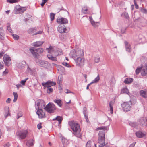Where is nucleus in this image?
<instances>
[{"label":"nucleus","instance_id":"obj_1","mask_svg":"<svg viewBox=\"0 0 147 147\" xmlns=\"http://www.w3.org/2000/svg\"><path fill=\"white\" fill-rule=\"evenodd\" d=\"M107 126H102L99 127L96 129L97 130H102L99 131L98 134V142L99 144L98 145V147H103L105 145V131L107 129ZM96 144H95V147H97Z\"/></svg>","mask_w":147,"mask_h":147},{"label":"nucleus","instance_id":"obj_2","mask_svg":"<svg viewBox=\"0 0 147 147\" xmlns=\"http://www.w3.org/2000/svg\"><path fill=\"white\" fill-rule=\"evenodd\" d=\"M70 125L71 129L74 131V134L77 137L81 138L82 137L81 129L80 125L77 123L74 122H71Z\"/></svg>","mask_w":147,"mask_h":147},{"label":"nucleus","instance_id":"obj_3","mask_svg":"<svg viewBox=\"0 0 147 147\" xmlns=\"http://www.w3.org/2000/svg\"><path fill=\"white\" fill-rule=\"evenodd\" d=\"M84 54V52L83 50L80 49H76L72 50L70 53V55L76 60L78 58L83 57Z\"/></svg>","mask_w":147,"mask_h":147},{"label":"nucleus","instance_id":"obj_4","mask_svg":"<svg viewBox=\"0 0 147 147\" xmlns=\"http://www.w3.org/2000/svg\"><path fill=\"white\" fill-rule=\"evenodd\" d=\"M132 103L131 101L123 102L121 104V107L124 111H128L131 109Z\"/></svg>","mask_w":147,"mask_h":147},{"label":"nucleus","instance_id":"obj_5","mask_svg":"<svg viewBox=\"0 0 147 147\" xmlns=\"http://www.w3.org/2000/svg\"><path fill=\"white\" fill-rule=\"evenodd\" d=\"M44 109L49 113H53L56 109L55 105L53 103H49L44 107Z\"/></svg>","mask_w":147,"mask_h":147},{"label":"nucleus","instance_id":"obj_6","mask_svg":"<svg viewBox=\"0 0 147 147\" xmlns=\"http://www.w3.org/2000/svg\"><path fill=\"white\" fill-rule=\"evenodd\" d=\"M28 133V131L26 130H24L18 131L16 133V135L19 139H24L26 138Z\"/></svg>","mask_w":147,"mask_h":147},{"label":"nucleus","instance_id":"obj_7","mask_svg":"<svg viewBox=\"0 0 147 147\" xmlns=\"http://www.w3.org/2000/svg\"><path fill=\"white\" fill-rule=\"evenodd\" d=\"M26 7H22L19 5H17L15 8L14 13L15 14H17L23 13L26 10Z\"/></svg>","mask_w":147,"mask_h":147},{"label":"nucleus","instance_id":"obj_8","mask_svg":"<svg viewBox=\"0 0 147 147\" xmlns=\"http://www.w3.org/2000/svg\"><path fill=\"white\" fill-rule=\"evenodd\" d=\"M3 61L5 65L7 66H10L11 63L10 57L7 54H4L3 58Z\"/></svg>","mask_w":147,"mask_h":147},{"label":"nucleus","instance_id":"obj_9","mask_svg":"<svg viewBox=\"0 0 147 147\" xmlns=\"http://www.w3.org/2000/svg\"><path fill=\"white\" fill-rule=\"evenodd\" d=\"M75 60L76 62V65L78 66L81 67L82 66L84 65L85 60L83 57H82L77 59H76V60Z\"/></svg>","mask_w":147,"mask_h":147},{"label":"nucleus","instance_id":"obj_10","mask_svg":"<svg viewBox=\"0 0 147 147\" xmlns=\"http://www.w3.org/2000/svg\"><path fill=\"white\" fill-rule=\"evenodd\" d=\"M56 84L55 82L48 81L46 83H42V85L44 87H50Z\"/></svg>","mask_w":147,"mask_h":147},{"label":"nucleus","instance_id":"obj_11","mask_svg":"<svg viewBox=\"0 0 147 147\" xmlns=\"http://www.w3.org/2000/svg\"><path fill=\"white\" fill-rule=\"evenodd\" d=\"M140 124L142 126H145L147 124V117H143L139 119Z\"/></svg>","mask_w":147,"mask_h":147},{"label":"nucleus","instance_id":"obj_12","mask_svg":"<svg viewBox=\"0 0 147 147\" xmlns=\"http://www.w3.org/2000/svg\"><path fill=\"white\" fill-rule=\"evenodd\" d=\"M57 22L61 24H67L68 20L66 18L62 17L61 18H58L57 20Z\"/></svg>","mask_w":147,"mask_h":147},{"label":"nucleus","instance_id":"obj_13","mask_svg":"<svg viewBox=\"0 0 147 147\" xmlns=\"http://www.w3.org/2000/svg\"><path fill=\"white\" fill-rule=\"evenodd\" d=\"M36 113L38 115L39 118L42 119L45 117V114L43 112L42 110V109H38Z\"/></svg>","mask_w":147,"mask_h":147},{"label":"nucleus","instance_id":"obj_14","mask_svg":"<svg viewBox=\"0 0 147 147\" xmlns=\"http://www.w3.org/2000/svg\"><path fill=\"white\" fill-rule=\"evenodd\" d=\"M36 62L38 65L42 67H45L47 64V62L38 59L36 60Z\"/></svg>","mask_w":147,"mask_h":147},{"label":"nucleus","instance_id":"obj_15","mask_svg":"<svg viewBox=\"0 0 147 147\" xmlns=\"http://www.w3.org/2000/svg\"><path fill=\"white\" fill-rule=\"evenodd\" d=\"M26 64V61H22L21 62L16 63V65L17 67L20 69L24 68Z\"/></svg>","mask_w":147,"mask_h":147},{"label":"nucleus","instance_id":"obj_16","mask_svg":"<svg viewBox=\"0 0 147 147\" xmlns=\"http://www.w3.org/2000/svg\"><path fill=\"white\" fill-rule=\"evenodd\" d=\"M141 75L143 76H146L147 74V63H145L144 66L141 69Z\"/></svg>","mask_w":147,"mask_h":147},{"label":"nucleus","instance_id":"obj_17","mask_svg":"<svg viewBox=\"0 0 147 147\" xmlns=\"http://www.w3.org/2000/svg\"><path fill=\"white\" fill-rule=\"evenodd\" d=\"M126 51L129 52L131 51V48L130 44L128 42L125 41L124 42Z\"/></svg>","mask_w":147,"mask_h":147},{"label":"nucleus","instance_id":"obj_18","mask_svg":"<svg viewBox=\"0 0 147 147\" xmlns=\"http://www.w3.org/2000/svg\"><path fill=\"white\" fill-rule=\"evenodd\" d=\"M146 134L145 132L142 133L140 131H138L136 133V135L138 138L144 137L145 136Z\"/></svg>","mask_w":147,"mask_h":147},{"label":"nucleus","instance_id":"obj_19","mask_svg":"<svg viewBox=\"0 0 147 147\" xmlns=\"http://www.w3.org/2000/svg\"><path fill=\"white\" fill-rule=\"evenodd\" d=\"M63 81V77L62 75H60L58 77L57 80V84L59 85L61 89H62V82Z\"/></svg>","mask_w":147,"mask_h":147},{"label":"nucleus","instance_id":"obj_20","mask_svg":"<svg viewBox=\"0 0 147 147\" xmlns=\"http://www.w3.org/2000/svg\"><path fill=\"white\" fill-rule=\"evenodd\" d=\"M34 140L32 139H30L28 140L26 143V145L28 147H30L33 146L34 144Z\"/></svg>","mask_w":147,"mask_h":147},{"label":"nucleus","instance_id":"obj_21","mask_svg":"<svg viewBox=\"0 0 147 147\" xmlns=\"http://www.w3.org/2000/svg\"><path fill=\"white\" fill-rule=\"evenodd\" d=\"M43 42L41 41H37L33 43V45L35 47H38L41 46L43 44Z\"/></svg>","mask_w":147,"mask_h":147},{"label":"nucleus","instance_id":"obj_22","mask_svg":"<svg viewBox=\"0 0 147 147\" xmlns=\"http://www.w3.org/2000/svg\"><path fill=\"white\" fill-rule=\"evenodd\" d=\"M89 18L90 19V21L91 23V24L94 27H96L98 25H97V24H98L99 22H95L92 19V18L91 16H89Z\"/></svg>","mask_w":147,"mask_h":147},{"label":"nucleus","instance_id":"obj_23","mask_svg":"<svg viewBox=\"0 0 147 147\" xmlns=\"http://www.w3.org/2000/svg\"><path fill=\"white\" fill-rule=\"evenodd\" d=\"M61 141L63 145L65 146L69 144V142L68 140L63 137H62Z\"/></svg>","mask_w":147,"mask_h":147},{"label":"nucleus","instance_id":"obj_24","mask_svg":"<svg viewBox=\"0 0 147 147\" xmlns=\"http://www.w3.org/2000/svg\"><path fill=\"white\" fill-rule=\"evenodd\" d=\"M63 118L61 116H57L55 118L53 119V120H57L59 122V124H60L61 123Z\"/></svg>","mask_w":147,"mask_h":147},{"label":"nucleus","instance_id":"obj_25","mask_svg":"<svg viewBox=\"0 0 147 147\" xmlns=\"http://www.w3.org/2000/svg\"><path fill=\"white\" fill-rule=\"evenodd\" d=\"M47 57L48 58L53 61H57V59L56 57L53 56L50 54H48L47 55Z\"/></svg>","mask_w":147,"mask_h":147},{"label":"nucleus","instance_id":"obj_26","mask_svg":"<svg viewBox=\"0 0 147 147\" xmlns=\"http://www.w3.org/2000/svg\"><path fill=\"white\" fill-rule=\"evenodd\" d=\"M140 94L141 96L144 98H146L147 96L146 92L143 90H141L140 91Z\"/></svg>","mask_w":147,"mask_h":147},{"label":"nucleus","instance_id":"obj_27","mask_svg":"<svg viewBox=\"0 0 147 147\" xmlns=\"http://www.w3.org/2000/svg\"><path fill=\"white\" fill-rule=\"evenodd\" d=\"M133 79L132 78H127L125 79L124 82L125 84H130L133 82Z\"/></svg>","mask_w":147,"mask_h":147},{"label":"nucleus","instance_id":"obj_28","mask_svg":"<svg viewBox=\"0 0 147 147\" xmlns=\"http://www.w3.org/2000/svg\"><path fill=\"white\" fill-rule=\"evenodd\" d=\"M58 31L60 33L65 32L66 30V28H63L62 27H59L57 28Z\"/></svg>","mask_w":147,"mask_h":147},{"label":"nucleus","instance_id":"obj_29","mask_svg":"<svg viewBox=\"0 0 147 147\" xmlns=\"http://www.w3.org/2000/svg\"><path fill=\"white\" fill-rule=\"evenodd\" d=\"M121 93H126L130 96V93L128 89L127 88H124L122 89L121 91Z\"/></svg>","mask_w":147,"mask_h":147},{"label":"nucleus","instance_id":"obj_30","mask_svg":"<svg viewBox=\"0 0 147 147\" xmlns=\"http://www.w3.org/2000/svg\"><path fill=\"white\" fill-rule=\"evenodd\" d=\"M46 49L48 51L49 53H53L55 52L54 49L51 46H50L49 48H46Z\"/></svg>","mask_w":147,"mask_h":147},{"label":"nucleus","instance_id":"obj_31","mask_svg":"<svg viewBox=\"0 0 147 147\" xmlns=\"http://www.w3.org/2000/svg\"><path fill=\"white\" fill-rule=\"evenodd\" d=\"M3 32V29L0 28V39L2 40L4 39V34Z\"/></svg>","mask_w":147,"mask_h":147},{"label":"nucleus","instance_id":"obj_32","mask_svg":"<svg viewBox=\"0 0 147 147\" xmlns=\"http://www.w3.org/2000/svg\"><path fill=\"white\" fill-rule=\"evenodd\" d=\"M62 52V51L61 50H60L59 51L58 50H57L54 53V54L53 55L55 56H58L59 55H61V54Z\"/></svg>","mask_w":147,"mask_h":147},{"label":"nucleus","instance_id":"obj_33","mask_svg":"<svg viewBox=\"0 0 147 147\" xmlns=\"http://www.w3.org/2000/svg\"><path fill=\"white\" fill-rule=\"evenodd\" d=\"M100 80L99 75L98 74L97 77L91 83L92 84L98 82Z\"/></svg>","mask_w":147,"mask_h":147},{"label":"nucleus","instance_id":"obj_34","mask_svg":"<svg viewBox=\"0 0 147 147\" xmlns=\"http://www.w3.org/2000/svg\"><path fill=\"white\" fill-rule=\"evenodd\" d=\"M54 101L55 102L57 103L60 107L62 106V104L61 103L62 101L60 99L56 100H54Z\"/></svg>","mask_w":147,"mask_h":147},{"label":"nucleus","instance_id":"obj_35","mask_svg":"<svg viewBox=\"0 0 147 147\" xmlns=\"http://www.w3.org/2000/svg\"><path fill=\"white\" fill-rule=\"evenodd\" d=\"M113 103L112 101H110L109 102L110 111L111 114L113 113Z\"/></svg>","mask_w":147,"mask_h":147},{"label":"nucleus","instance_id":"obj_36","mask_svg":"<svg viewBox=\"0 0 147 147\" xmlns=\"http://www.w3.org/2000/svg\"><path fill=\"white\" fill-rule=\"evenodd\" d=\"M36 30L34 28H30L28 30V32L29 34H31L34 32Z\"/></svg>","mask_w":147,"mask_h":147},{"label":"nucleus","instance_id":"obj_37","mask_svg":"<svg viewBox=\"0 0 147 147\" xmlns=\"http://www.w3.org/2000/svg\"><path fill=\"white\" fill-rule=\"evenodd\" d=\"M129 124L130 126L133 127H136L137 125L136 123L132 122H129Z\"/></svg>","mask_w":147,"mask_h":147},{"label":"nucleus","instance_id":"obj_38","mask_svg":"<svg viewBox=\"0 0 147 147\" xmlns=\"http://www.w3.org/2000/svg\"><path fill=\"white\" fill-rule=\"evenodd\" d=\"M88 10V9L87 7L85 6L82 8V12L84 14H86L87 13Z\"/></svg>","mask_w":147,"mask_h":147},{"label":"nucleus","instance_id":"obj_39","mask_svg":"<svg viewBox=\"0 0 147 147\" xmlns=\"http://www.w3.org/2000/svg\"><path fill=\"white\" fill-rule=\"evenodd\" d=\"M13 94L14 96V98L13 100V102H15L17 100L18 95L17 93L16 92H13Z\"/></svg>","mask_w":147,"mask_h":147},{"label":"nucleus","instance_id":"obj_40","mask_svg":"<svg viewBox=\"0 0 147 147\" xmlns=\"http://www.w3.org/2000/svg\"><path fill=\"white\" fill-rule=\"evenodd\" d=\"M36 52L39 53H41L43 51V49L41 48H39L37 49H36Z\"/></svg>","mask_w":147,"mask_h":147},{"label":"nucleus","instance_id":"obj_41","mask_svg":"<svg viewBox=\"0 0 147 147\" xmlns=\"http://www.w3.org/2000/svg\"><path fill=\"white\" fill-rule=\"evenodd\" d=\"M55 14H54L53 13H51L50 14V18L51 19V21L53 20L55 18Z\"/></svg>","mask_w":147,"mask_h":147},{"label":"nucleus","instance_id":"obj_42","mask_svg":"<svg viewBox=\"0 0 147 147\" xmlns=\"http://www.w3.org/2000/svg\"><path fill=\"white\" fill-rule=\"evenodd\" d=\"M53 90V89L50 87H47V93L49 94L51 92H52Z\"/></svg>","mask_w":147,"mask_h":147},{"label":"nucleus","instance_id":"obj_43","mask_svg":"<svg viewBox=\"0 0 147 147\" xmlns=\"http://www.w3.org/2000/svg\"><path fill=\"white\" fill-rule=\"evenodd\" d=\"M142 67L137 68L136 70V73L137 75H138L141 71Z\"/></svg>","mask_w":147,"mask_h":147},{"label":"nucleus","instance_id":"obj_44","mask_svg":"<svg viewBox=\"0 0 147 147\" xmlns=\"http://www.w3.org/2000/svg\"><path fill=\"white\" fill-rule=\"evenodd\" d=\"M7 2H9L10 3H13L18 2V0H7Z\"/></svg>","mask_w":147,"mask_h":147},{"label":"nucleus","instance_id":"obj_45","mask_svg":"<svg viewBox=\"0 0 147 147\" xmlns=\"http://www.w3.org/2000/svg\"><path fill=\"white\" fill-rule=\"evenodd\" d=\"M91 141H88L86 145V147H91Z\"/></svg>","mask_w":147,"mask_h":147},{"label":"nucleus","instance_id":"obj_46","mask_svg":"<svg viewBox=\"0 0 147 147\" xmlns=\"http://www.w3.org/2000/svg\"><path fill=\"white\" fill-rule=\"evenodd\" d=\"M12 36L15 40H18L19 38V36L16 34H13Z\"/></svg>","mask_w":147,"mask_h":147},{"label":"nucleus","instance_id":"obj_47","mask_svg":"<svg viewBox=\"0 0 147 147\" xmlns=\"http://www.w3.org/2000/svg\"><path fill=\"white\" fill-rule=\"evenodd\" d=\"M28 78H26L25 79H24V80H22L20 82L21 84H22L23 85H25V83L26 82V80H28Z\"/></svg>","mask_w":147,"mask_h":147},{"label":"nucleus","instance_id":"obj_48","mask_svg":"<svg viewBox=\"0 0 147 147\" xmlns=\"http://www.w3.org/2000/svg\"><path fill=\"white\" fill-rule=\"evenodd\" d=\"M100 61V58L99 57H97L95 58L94 61L96 63H98Z\"/></svg>","mask_w":147,"mask_h":147},{"label":"nucleus","instance_id":"obj_49","mask_svg":"<svg viewBox=\"0 0 147 147\" xmlns=\"http://www.w3.org/2000/svg\"><path fill=\"white\" fill-rule=\"evenodd\" d=\"M48 0H42V3L40 5L42 7H43L45 3Z\"/></svg>","mask_w":147,"mask_h":147},{"label":"nucleus","instance_id":"obj_50","mask_svg":"<svg viewBox=\"0 0 147 147\" xmlns=\"http://www.w3.org/2000/svg\"><path fill=\"white\" fill-rule=\"evenodd\" d=\"M141 11L142 12L145 14H147V10L145 9H141Z\"/></svg>","mask_w":147,"mask_h":147},{"label":"nucleus","instance_id":"obj_51","mask_svg":"<svg viewBox=\"0 0 147 147\" xmlns=\"http://www.w3.org/2000/svg\"><path fill=\"white\" fill-rule=\"evenodd\" d=\"M4 67L3 62L0 61V69H2Z\"/></svg>","mask_w":147,"mask_h":147},{"label":"nucleus","instance_id":"obj_52","mask_svg":"<svg viewBox=\"0 0 147 147\" xmlns=\"http://www.w3.org/2000/svg\"><path fill=\"white\" fill-rule=\"evenodd\" d=\"M86 111H87L86 108V107H84L83 108V113L84 115H86Z\"/></svg>","mask_w":147,"mask_h":147},{"label":"nucleus","instance_id":"obj_53","mask_svg":"<svg viewBox=\"0 0 147 147\" xmlns=\"http://www.w3.org/2000/svg\"><path fill=\"white\" fill-rule=\"evenodd\" d=\"M4 111L5 112H9V108L8 107H6L5 108Z\"/></svg>","mask_w":147,"mask_h":147},{"label":"nucleus","instance_id":"obj_54","mask_svg":"<svg viewBox=\"0 0 147 147\" xmlns=\"http://www.w3.org/2000/svg\"><path fill=\"white\" fill-rule=\"evenodd\" d=\"M10 114L9 112H5L4 115L5 118L6 119L8 116H10Z\"/></svg>","mask_w":147,"mask_h":147},{"label":"nucleus","instance_id":"obj_55","mask_svg":"<svg viewBox=\"0 0 147 147\" xmlns=\"http://www.w3.org/2000/svg\"><path fill=\"white\" fill-rule=\"evenodd\" d=\"M62 64L63 65L66 66L67 67H70L69 65V64H68V63H67L66 62H63L62 63Z\"/></svg>","mask_w":147,"mask_h":147},{"label":"nucleus","instance_id":"obj_56","mask_svg":"<svg viewBox=\"0 0 147 147\" xmlns=\"http://www.w3.org/2000/svg\"><path fill=\"white\" fill-rule=\"evenodd\" d=\"M37 52H35L34 53H32L33 55L34 56V57L35 58H37L38 57V53Z\"/></svg>","mask_w":147,"mask_h":147},{"label":"nucleus","instance_id":"obj_57","mask_svg":"<svg viewBox=\"0 0 147 147\" xmlns=\"http://www.w3.org/2000/svg\"><path fill=\"white\" fill-rule=\"evenodd\" d=\"M22 114L21 112H19L17 115V119H18L20 117H22Z\"/></svg>","mask_w":147,"mask_h":147},{"label":"nucleus","instance_id":"obj_58","mask_svg":"<svg viewBox=\"0 0 147 147\" xmlns=\"http://www.w3.org/2000/svg\"><path fill=\"white\" fill-rule=\"evenodd\" d=\"M134 3L135 6V8L136 9H138L139 8L138 5L137 4V3L136 1V0H134Z\"/></svg>","mask_w":147,"mask_h":147},{"label":"nucleus","instance_id":"obj_59","mask_svg":"<svg viewBox=\"0 0 147 147\" xmlns=\"http://www.w3.org/2000/svg\"><path fill=\"white\" fill-rule=\"evenodd\" d=\"M84 115L85 118L86 119V122H87L88 123L89 122V119H88V117L87 116V115L86 114V115Z\"/></svg>","mask_w":147,"mask_h":147},{"label":"nucleus","instance_id":"obj_60","mask_svg":"<svg viewBox=\"0 0 147 147\" xmlns=\"http://www.w3.org/2000/svg\"><path fill=\"white\" fill-rule=\"evenodd\" d=\"M124 16L125 18L127 19H128L129 18V15L128 13H127L125 12L124 13Z\"/></svg>","mask_w":147,"mask_h":147},{"label":"nucleus","instance_id":"obj_61","mask_svg":"<svg viewBox=\"0 0 147 147\" xmlns=\"http://www.w3.org/2000/svg\"><path fill=\"white\" fill-rule=\"evenodd\" d=\"M8 70L7 69H6L3 73V75H6L8 73Z\"/></svg>","mask_w":147,"mask_h":147},{"label":"nucleus","instance_id":"obj_62","mask_svg":"<svg viewBox=\"0 0 147 147\" xmlns=\"http://www.w3.org/2000/svg\"><path fill=\"white\" fill-rule=\"evenodd\" d=\"M41 125V123H39L37 125V128L39 129H40L42 127Z\"/></svg>","mask_w":147,"mask_h":147},{"label":"nucleus","instance_id":"obj_63","mask_svg":"<svg viewBox=\"0 0 147 147\" xmlns=\"http://www.w3.org/2000/svg\"><path fill=\"white\" fill-rule=\"evenodd\" d=\"M5 52L4 51H2L0 52V58H1Z\"/></svg>","mask_w":147,"mask_h":147},{"label":"nucleus","instance_id":"obj_64","mask_svg":"<svg viewBox=\"0 0 147 147\" xmlns=\"http://www.w3.org/2000/svg\"><path fill=\"white\" fill-rule=\"evenodd\" d=\"M7 29L11 33H12L13 32H12V31L11 30V28L10 27V25H8L7 26Z\"/></svg>","mask_w":147,"mask_h":147}]
</instances>
